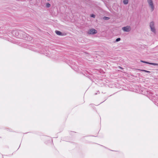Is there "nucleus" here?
<instances>
[{
    "label": "nucleus",
    "instance_id": "f03ea898",
    "mask_svg": "<svg viewBox=\"0 0 158 158\" xmlns=\"http://www.w3.org/2000/svg\"><path fill=\"white\" fill-rule=\"evenodd\" d=\"M147 2L151 8L152 11L154 9V5L152 0H147Z\"/></svg>",
    "mask_w": 158,
    "mask_h": 158
},
{
    "label": "nucleus",
    "instance_id": "20e7f679",
    "mask_svg": "<svg viewBox=\"0 0 158 158\" xmlns=\"http://www.w3.org/2000/svg\"><path fill=\"white\" fill-rule=\"evenodd\" d=\"M97 33V31L94 29H90L87 32L88 34H94Z\"/></svg>",
    "mask_w": 158,
    "mask_h": 158
},
{
    "label": "nucleus",
    "instance_id": "f257e3e1",
    "mask_svg": "<svg viewBox=\"0 0 158 158\" xmlns=\"http://www.w3.org/2000/svg\"><path fill=\"white\" fill-rule=\"evenodd\" d=\"M149 26L151 29V31L154 34H156V31L154 26V22L153 21L151 22L150 23Z\"/></svg>",
    "mask_w": 158,
    "mask_h": 158
},
{
    "label": "nucleus",
    "instance_id": "1a4fd4ad",
    "mask_svg": "<svg viewBox=\"0 0 158 158\" xmlns=\"http://www.w3.org/2000/svg\"><path fill=\"white\" fill-rule=\"evenodd\" d=\"M128 0H123V3L124 4L126 5L128 3Z\"/></svg>",
    "mask_w": 158,
    "mask_h": 158
},
{
    "label": "nucleus",
    "instance_id": "0eeeda50",
    "mask_svg": "<svg viewBox=\"0 0 158 158\" xmlns=\"http://www.w3.org/2000/svg\"><path fill=\"white\" fill-rule=\"evenodd\" d=\"M12 33L14 35H15L16 36H18L19 34V33L18 30L14 31H13Z\"/></svg>",
    "mask_w": 158,
    "mask_h": 158
},
{
    "label": "nucleus",
    "instance_id": "423d86ee",
    "mask_svg": "<svg viewBox=\"0 0 158 158\" xmlns=\"http://www.w3.org/2000/svg\"><path fill=\"white\" fill-rule=\"evenodd\" d=\"M29 35L27 34L26 33L24 32L23 34V38L25 39L26 40H28V37Z\"/></svg>",
    "mask_w": 158,
    "mask_h": 158
},
{
    "label": "nucleus",
    "instance_id": "39448f33",
    "mask_svg": "<svg viewBox=\"0 0 158 158\" xmlns=\"http://www.w3.org/2000/svg\"><path fill=\"white\" fill-rule=\"evenodd\" d=\"M140 61L141 62L143 63H146V64H151V65L158 66V64H157V63H150V62H148L144 61L143 60H140Z\"/></svg>",
    "mask_w": 158,
    "mask_h": 158
},
{
    "label": "nucleus",
    "instance_id": "7ed1b4c3",
    "mask_svg": "<svg viewBox=\"0 0 158 158\" xmlns=\"http://www.w3.org/2000/svg\"><path fill=\"white\" fill-rule=\"evenodd\" d=\"M122 29L124 32H129L131 30V28L129 26H127L122 27Z\"/></svg>",
    "mask_w": 158,
    "mask_h": 158
},
{
    "label": "nucleus",
    "instance_id": "dca6fc26",
    "mask_svg": "<svg viewBox=\"0 0 158 158\" xmlns=\"http://www.w3.org/2000/svg\"><path fill=\"white\" fill-rule=\"evenodd\" d=\"M96 94H97V93H95V95H96Z\"/></svg>",
    "mask_w": 158,
    "mask_h": 158
},
{
    "label": "nucleus",
    "instance_id": "f8f14e48",
    "mask_svg": "<svg viewBox=\"0 0 158 158\" xmlns=\"http://www.w3.org/2000/svg\"><path fill=\"white\" fill-rule=\"evenodd\" d=\"M120 40H121V39H120V38H117V39H116V41H116V42H118V41H120Z\"/></svg>",
    "mask_w": 158,
    "mask_h": 158
},
{
    "label": "nucleus",
    "instance_id": "6e6552de",
    "mask_svg": "<svg viewBox=\"0 0 158 158\" xmlns=\"http://www.w3.org/2000/svg\"><path fill=\"white\" fill-rule=\"evenodd\" d=\"M55 33H56V34L58 35H62V33L58 31H55Z\"/></svg>",
    "mask_w": 158,
    "mask_h": 158
},
{
    "label": "nucleus",
    "instance_id": "9d476101",
    "mask_svg": "<svg viewBox=\"0 0 158 158\" xmlns=\"http://www.w3.org/2000/svg\"><path fill=\"white\" fill-rule=\"evenodd\" d=\"M103 19L105 20H107L109 19L110 18L109 17L104 16L103 17Z\"/></svg>",
    "mask_w": 158,
    "mask_h": 158
},
{
    "label": "nucleus",
    "instance_id": "4468645a",
    "mask_svg": "<svg viewBox=\"0 0 158 158\" xmlns=\"http://www.w3.org/2000/svg\"><path fill=\"white\" fill-rule=\"evenodd\" d=\"M90 16L94 18L95 17V15H94L92 14Z\"/></svg>",
    "mask_w": 158,
    "mask_h": 158
},
{
    "label": "nucleus",
    "instance_id": "9b49d317",
    "mask_svg": "<svg viewBox=\"0 0 158 158\" xmlns=\"http://www.w3.org/2000/svg\"><path fill=\"white\" fill-rule=\"evenodd\" d=\"M139 70L140 71H141L145 72L146 73H149L150 72L149 71L146 70Z\"/></svg>",
    "mask_w": 158,
    "mask_h": 158
},
{
    "label": "nucleus",
    "instance_id": "ddd939ff",
    "mask_svg": "<svg viewBox=\"0 0 158 158\" xmlns=\"http://www.w3.org/2000/svg\"><path fill=\"white\" fill-rule=\"evenodd\" d=\"M46 6L47 7H49L51 5L49 3H48L46 4Z\"/></svg>",
    "mask_w": 158,
    "mask_h": 158
},
{
    "label": "nucleus",
    "instance_id": "2eb2a0df",
    "mask_svg": "<svg viewBox=\"0 0 158 158\" xmlns=\"http://www.w3.org/2000/svg\"><path fill=\"white\" fill-rule=\"evenodd\" d=\"M119 68H120V69H123V68H122V67H119Z\"/></svg>",
    "mask_w": 158,
    "mask_h": 158
}]
</instances>
